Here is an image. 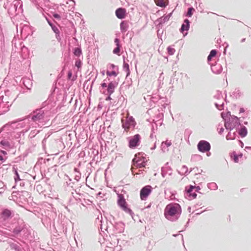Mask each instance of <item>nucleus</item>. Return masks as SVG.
Returning <instances> with one entry per match:
<instances>
[{
    "instance_id": "obj_23",
    "label": "nucleus",
    "mask_w": 251,
    "mask_h": 251,
    "mask_svg": "<svg viewBox=\"0 0 251 251\" xmlns=\"http://www.w3.org/2000/svg\"><path fill=\"white\" fill-rule=\"evenodd\" d=\"M193 11H194V9L193 8H189L187 13V16L191 17L193 15Z\"/></svg>"
},
{
    "instance_id": "obj_7",
    "label": "nucleus",
    "mask_w": 251,
    "mask_h": 251,
    "mask_svg": "<svg viewBox=\"0 0 251 251\" xmlns=\"http://www.w3.org/2000/svg\"><path fill=\"white\" fill-rule=\"evenodd\" d=\"M186 191L187 196L189 200H193L197 197L196 191L195 188H193V186L190 185L188 188L186 187Z\"/></svg>"
},
{
    "instance_id": "obj_34",
    "label": "nucleus",
    "mask_w": 251,
    "mask_h": 251,
    "mask_svg": "<svg viewBox=\"0 0 251 251\" xmlns=\"http://www.w3.org/2000/svg\"><path fill=\"white\" fill-rule=\"evenodd\" d=\"M101 86L103 88L106 87H107V84L105 83H102L101 84Z\"/></svg>"
},
{
    "instance_id": "obj_10",
    "label": "nucleus",
    "mask_w": 251,
    "mask_h": 251,
    "mask_svg": "<svg viewBox=\"0 0 251 251\" xmlns=\"http://www.w3.org/2000/svg\"><path fill=\"white\" fill-rule=\"evenodd\" d=\"M120 29L122 32H125L128 28V22L126 21H122L120 25Z\"/></svg>"
},
{
    "instance_id": "obj_35",
    "label": "nucleus",
    "mask_w": 251,
    "mask_h": 251,
    "mask_svg": "<svg viewBox=\"0 0 251 251\" xmlns=\"http://www.w3.org/2000/svg\"><path fill=\"white\" fill-rule=\"evenodd\" d=\"M1 152L2 153H3V154H6L7 153L5 151H1Z\"/></svg>"
},
{
    "instance_id": "obj_9",
    "label": "nucleus",
    "mask_w": 251,
    "mask_h": 251,
    "mask_svg": "<svg viewBox=\"0 0 251 251\" xmlns=\"http://www.w3.org/2000/svg\"><path fill=\"white\" fill-rule=\"evenodd\" d=\"M189 21L188 19H185L184 23L182 25L180 32H183L184 31H187L189 28Z\"/></svg>"
},
{
    "instance_id": "obj_18",
    "label": "nucleus",
    "mask_w": 251,
    "mask_h": 251,
    "mask_svg": "<svg viewBox=\"0 0 251 251\" xmlns=\"http://www.w3.org/2000/svg\"><path fill=\"white\" fill-rule=\"evenodd\" d=\"M239 134L242 137L245 136L247 134V129L245 127L242 128L239 131Z\"/></svg>"
},
{
    "instance_id": "obj_13",
    "label": "nucleus",
    "mask_w": 251,
    "mask_h": 251,
    "mask_svg": "<svg viewBox=\"0 0 251 251\" xmlns=\"http://www.w3.org/2000/svg\"><path fill=\"white\" fill-rule=\"evenodd\" d=\"M115 87L116 85L113 82L109 83L107 88V93L109 95H111L114 93Z\"/></svg>"
},
{
    "instance_id": "obj_25",
    "label": "nucleus",
    "mask_w": 251,
    "mask_h": 251,
    "mask_svg": "<svg viewBox=\"0 0 251 251\" xmlns=\"http://www.w3.org/2000/svg\"><path fill=\"white\" fill-rule=\"evenodd\" d=\"M120 46H117V47L114 49L113 52L115 54L119 55V53L120 52Z\"/></svg>"
},
{
    "instance_id": "obj_29",
    "label": "nucleus",
    "mask_w": 251,
    "mask_h": 251,
    "mask_svg": "<svg viewBox=\"0 0 251 251\" xmlns=\"http://www.w3.org/2000/svg\"><path fill=\"white\" fill-rule=\"evenodd\" d=\"M115 43L116 44L117 46H120L119 45V40L117 38H116L115 39Z\"/></svg>"
},
{
    "instance_id": "obj_21",
    "label": "nucleus",
    "mask_w": 251,
    "mask_h": 251,
    "mask_svg": "<svg viewBox=\"0 0 251 251\" xmlns=\"http://www.w3.org/2000/svg\"><path fill=\"white\" fill-rule=\"evenodd\" d=\"M168 53L170 55H173L175 52V50L174 48H172L171 47H168L167 48Z\"/></svg>"
},
{
    "instance_id": "obj_4",
    "label": "nucleus",
    "mask_w": 251,
    "mask_h": 251,
    "mask_svg": "<svg viewBox=\"0 0 251 251\" xmlns=\"http://www.w3.org/2000/svg\"><path fill=\"white\" fill-rule=\"evenodd\" d=\"M211 146L210 144L204 140L200 141L198 144V149L199 151L202 152H205L210 150Z\"/></svg>"
},
{
    "instance_id": "obj_24",
    "label": "nucleus",
    "mask_w": 251,
    "mask_h": 251,
    "mask_svg": "<svg viewBox=\"0 0 251 251\" xmlns=\"http://www.w3.org/2000/svg\"><path fill=\"white\" fill-rule=\"evenodd\" d=\"M217 54V51L215 50H212L209 55H210L211 57H215Z\"/></svg>"
},
{
    "instance_id": "obj_32",
    "label": "nucleus",
    "mask_w": 251,
    "mask_h": 251,
    "mask_svg": "<svg viewBox=\"0 0 251 251\" xmlns=\"http://www.w3.org/2000/svg\"><path fill=\"white\" fill-rule=\"evenodd\" d=\"M53 16L55 18H57V19H60V16H59V15H58L57 14H54L53 15Z\"/></svg>"
},
{
    "instance_id": "obj_6",
    "label": "nucleus",
    "mask_w": 251,
    "mask_h": 251,
    "mask_svg": "<svg viewBox=\"0 0 251 251\" xmlns=\"http://www.w3.org/2000/svg\"><path fill=\"white\" fill-rule=\"evenodd\" d=\"M141 139V136L139 134L135 135L132 138L129 140V147L130 148H135L138 146L139 144V142Z\"/></svg>"
},
{
    "instance_id": "obj_39",
    "label": "nucleus",
    "mask_w": 251,
    "mask_h": 251,
    "mask_svg": "<svg viewBox=\"0 0 251 251\" xmlns=\"http://www.w3.org/2000/svg\"><path fill=\"white\" fill-rule=\"evenodd\" d=\"M111 67H112V68H114L115 67V65H113V64H112V65H111Z\"/></svg>"
},
{
    "instance_id": "obj_5",
    "label": "nucleus",
    "mask_w": 251,
    "mask_h": 251,
    "mask_svg": "<svg viewBox=\"0 0 251 251\" xmlns=\"http://www.w3.org/2000/svg\"><path fill=\"white\" fill-rule=\"evenodd\" d=\"M135 122L133 117H130L127 118L125 122L123 123L122 126L126 132H128L130 128L132 126L134 127L135 125Z\"/></svg>"
},
{
    "instance_id": "obj_1",
    "label": "nucleus",
    "mask_w": 251,
    "mask_h": 251,
    "mask_svg": "<svg viewBox=\"0 0 251 251\" xmlns=\"http://www.w3.org/2000/svg\"><path fill=\"white\" fill-rule=\"evenodd\" d=\"M181 213V206L176 203H171L168 204L164 210V215L168 219H170L172 217H177Z\"/></svg>"
},
{
    "instance_id": "obj_19",
    "label": "nucleus",
    "mask_w": 251,
    "mask_h": 251,
    "mask_svg": "<svg viewBox=\"0 0 251 251\" xmlns=\"http://www.w3.org/2000/svg\"><path fill=\"white\" fill-rule=\"evenodd\" d=\"M145 160H144L141 162L137 164L135 167L141 168L144 167L145 166Z\"/></svg>"
},
{
    "instance_id": "obj_14",
    "label": "nucleus",
    "mask_w": 251,
    "mask_h": 251,
    "mask_svg": "<svg viewBox=\"0 0 251 251\" xmlns=\"http://www.w3.org/2000/svg\"><path fill=\"white\" fill-rule=\"evenodd\" d=\"M156 4L160 7H164L168 3V0H154Z\"/></svg>"
},
{
    "instance_id": "obj_26",
    "label": "nucleus",
    "mask_w": 251,
    "mask_h": 251,
    "mask_svg": "<svg viewBox=\"0 0 251 251\" xmlns=\"http://www.w3.org/2000/svg\"><path fill=\"white\" fill-rule=\"evenodd\" d=\"M75 66L76 67H77L78 68H79L81 67V62L80 60H77L75 61Z\"/></svg>"
},
{
    "instance_id": "obj_36",
    "label": "nucleus",
    "mask_w": 251,
    "mask_h": 251,
    "mask_svg": "<svg viewBox=\"0 0 251 251\" xmlns=\"http://www.w3.org/2000/svg\"><path fill=\"white\" fill-rule=\"evenodd\" d=\"M111 98L110 96H109V97H108L106 99V100H111Z\"/></svg>"
},
{
    "instance_id": "obj_22",
    "label": "nucleus",
    "mask_w": 251,
    "mask_h": 251,
    "mask_svg": "<svg viewBox=\"0 0 251 251\" xmlns=\"http://www.w3.org/2000/svg\"><path fill=\"white\" fill-rule=\"evenodd\" d=\"M106 75L108 76L113 75L114 76H116L118 74L115 71H112V72L107 71L106 72Z\"/></svg>"
},
{
    "instance_id": "obj_8",
    "label": "nucleus",
    "mask_w": 251,
    "mask_h": 251,
    "mask_svg": "<svg viewBox=\"0 0 251 251\" xmlns=\"http://www.w3.org/2000/svg\"><path fill=\"white\" fill-rule=\"evenodd\" d=\"M116 17L119 19L125 18L126 16V11L125 8H119L115 11Z\"/></svg>"
},
{
    "instance_id": "obj_16",
    "label": "nucleus",
    "mask_w": 251,
    "mask_h": 251,
    "mask_svg": "<svg viewBox=\"0 0 251 251\" xmlns=\"http://www.w3.org/2000/svg\"><path fill=\"white\" fill-rule=\"evenodd\" d=\"M123 69L126 73V77L130 75L129 66L127 63H124L123 65Z\"/></svg>"
},
{
    "instance_id": "obj_30",
    "label": "nucleus",
    "mask_w": 251,
    "mask_h": 251,
    "mask_svg": "<svg viewBox=\"0 0 251 251\" xmlns=\"http://www.w3.org/2000/svg\"><path fill=\"white\" fill-rule=\"evenodd\" d=\"M72 76V73L71 71H69L68 74V77L69 79H71V77Z\"/></svg>"
},
{
    "instance_id": "obj_27",
    "label": "nucleus",
    "mask_w": 251,
    "mask_h": 251,
    "mask_svg": "<svg viewBox=\"0 0 251 251\" xmlns=\"http://www.w3.org/2000/svg\"><path fill=\"white\" fill-rule=\"evenodd\" d=\"M0 144L6 147H9L10 145L9 142L6 141H1L0 142Z\"/></svg>"
},
{
    "instance_id": "obj_31",
    "label": "nucleus",
    "mask_w": 251,
    "mask_h": 251,
    "mask_svg": "<svg viewBox=\"0 0 251 251\" xmlns=\"http://www.w3.org/2000/svg\"><path fill=\"white\" fill-rule=\"evenodd\" d=\"M193 188H195V190L198 192H199V191L201 189L200 187L199 186H198V187H196V186H193Z\"/></svg>"
},
{
    "instance_id": "obj_3",
    "label": "nucleus",
    "mask_w": 251,
    "mask_h": 251,
    "mask_svg": "<svg viewBox=\"0 0 251 251\" xmlns=\"http://www.w3.org/2000/svg\"><path fill=\"white\" fill-rule=\"evenodd\" d=\"M118 204L119 206L125 211L128 212L130 211V209L127 207V204L122 194L118 195Z\"/></svg>"
},
{
    "instance_id": "obj_2",
    "label": "nucleus",
    "mask_w": 251,
    "mask_h": 251,
    "mask_svg": "<svg viewBox=\"0 0 251 251\" xmlns=\"http://www.w3.org/2000/svg\"><path fill=\"white\" fill-rule=\"evenodd\" d=\"M152 188L151 185H146L141 189L140 192V198L142 200L145 201L151 193Z\"/></svg>"
},
{
    "instance_id": "obj_37",
    "label": "nucleus",
    "mask_w": 251,
    "mask_h": 251,
    "mask_svg": "<svg viewBox=\"0 0 251 251\" xmlns=\"http://www.w3.org/2000/svg\"><path fill=\"white\" fill-rule=\"evenodd\" d=\"M3 160V158L2 156L0 155V160L2 161Z\"/></svg>"
},
{
    "instance_id": "obj_20",
    "label": "nucleus",
    "mask_w": 251,
    "mask_h": 251,
    "mask_svg": "<svg viewBox=\"0 0 251 251\" xmlns=\"http://www.w3.org/2000/svg\"><path fill=\"white\" fill-rule=\"evenodd\" d=\"M42 114H38L36 115H34L33 117H32V119L34 121H36L38 119H40L41 118H42Z\"/></svg>"
},
{
    "instance_id": "obj_17",
    "label": "nucleus",
    "mask_w": 251,
    "mask_h": 251,
    "mask_svg": "<svg viewBox=\"0 0 251 251\" xmlns=\"http://www.w3.org/2000/svg\"><path fill=\"white\" fill-rule=\"evenodd\" d=\"M74 53L75 55L79 56L81 54V50L80 49L76 48L75 49Z\"/></svg>"
},
{
    "instance_id": "obj_15",
    "label": "nucleus",
    "mask_w": 251,
    "mask_h": 251,
    "mask_svg": "<svg viewBox=\"0 0 251 251\" xmlns=\"http://www.w3.org/2000/svg\"><path fill=\"white\" fill-rule=\"evenodd\" d=\"M231 157L233 158V159L235 163H238L239 162V158H242V154H241L237 155L235 153H233L231 155Z\"/></svg>"
},
{
    "instance_id": "obj_33",
    "label": "nucleus",
    "mask_w": 251,
    "mask_h": 251,
    "mask_svg": "<svg viewBox=\"0 0 251 251\" xmlns=\"http://www.w3.org/2000/svg\"><path fill=\"white\" fill-rule=\"evenodd\" d=\"M212 57H211L210 55H208V57H207V60L208 61H210L212 59Z\"/></svg>"
},
{
    "instance_id": "obj_28",
    "label": "nucleus",
    "mask_w": 251,
    "mask_h": 251,
    "mask_svg": "<svg viewBox=\"0 0 251 251\" xmlns=\"http://www.w3.org/2000/svg\"><path fill=\"white\" fill-rule=\"evenodd\" d=\"M15 173L16 175V177H15V181H17L20 180V176H19V175L17 171H16Z\"/></svg>"
},
{
    "instance_id": "obj_12",
    "label": "nucleus",
    "mask_w": 251,
    "mask_h": 251,
    "mask_svg": "<svg viewBox=\"0 0 251 251\" xmlns=\"http://www.w3.org/2000/svg\"><path fill=\"white\" fill-rule=\"evenodd\" d=\"M145 160V158L142 157L138 156L137 154L135 155L134 158L132 160V165L135 166L136 165Z\"/></svg>"
},
{
    "instance_id": "obj_38",
    "label": "nucleus",
    "mask_w": 251,
    "mask_h": 251,
    "mask_svg": "<svg viewBox=\"0 0 251 251\" xmlns=\"http://www.w3.org/2000/svg\"><path fill=\"white\" fill-rule=\"evenodd\" d=\"M166 144L168 145V146H170L171 145V143H167V142L166 143Z\"/></svg>"
},
{
    "instance_id": "obj_11",
    "label": "nucleus",
    "mask_w": 251,
    "mask_h": 251,
    "mask_svg": "<svg viewBox=\"0 0 251 251\" xmlns=\"http://www.w3.org/2000/svg\"><path fill=\"white\" fill-rule=\"evenodd\" d=\"M12 214V212L8 209H4L1 213V216L4 220H6L9 218Z\"/></svg>"
}]
</instances>
